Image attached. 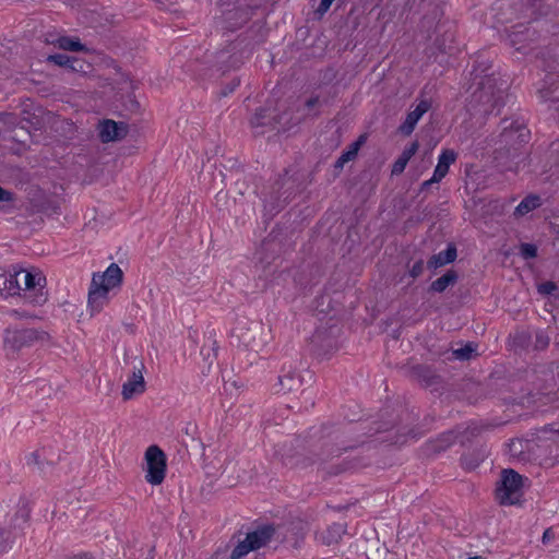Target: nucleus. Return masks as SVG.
I'll return each mask as SVG.
<instances>
[{"label": "nucleus", "instance_id": "15", "mask_svg": "<svg viewBox=\"0 0 559 559\" xmlns=\"http://www.w3.org/2000/svg\"><path fill=\"white\" fill-rule=\"evenodd\" d=\"M253 14V8L248 4H238L225 14L226 29L235 32L246 24Z\"/></svg>", "mask_w": 559, "mask_h": 559}, {"label": "nucleus", "instance_id": "8", "mask_svg": "<svg viewBox=\"0 0 559 559\" xmlns=\"http://www.w3.org/2000/svg\"><path fill=\"white\" fill-rule=\"evenodd\" d=\"M146 475L145 480L153 485H160L166 476L167 459L158 445H150L145 451Z\"/></svg>", "mask_w": 559, "mask_h": 559}, {"label": "nucleus", "instance_id": "28", "mask_svg": "<svg viewBox=\"0 0 559 559\" xmlns=\"http://www.w3.org/2000/svg\"><path fill=\"white\" fill-rule=\"evenodd\" d=\"M459 274L455 270H448L442 276L433 281L429 286V292L443 293L449 286L456 284Z\"/></svg>", "mask_w": 559, "mask_h": 559}, {"label": "nucleus", "instance_id": "46", "mask_svg": "<svg viewBox=\"0 0 559 559\" xmlns=\"http://www.w3.org/2000/svg\"><path fill=\"white\" fill-rule=\"evenodd\" d=\"M557 289V284L551 282V281H548V282H545L543 283L539 288H538V292L542 293V294H547V295H550L552 294L555 290Z\"/></svg>", "mask_w": 559, "mask_h": 559}, {"label": "nucleus", "instance_id": "23", "mask_svg": "<svg viewBox=\"0 0 559 559\" xmlns=\"http://www.w3.org/2000/svg\"><path fill=\"white\" fill-rule=\"evenodd\" d=\"M488 450L486 445H480L478 448L473 449L472 451L464 453L461 456V466L465 471H474L477 468L481 462L487 457Z\"/></svg>", "mask_w": 559, "mask_h": 559}, {"label": "nucleus", "instance_id": "29", "mask_svg": "<svg viewBox=\"0 0 559 559\" xmlns=\"http://www.w3.org/2000/svg\"><path fill=\"white\" fill-rule=\"evenodd\" d=\"M542 205V199L537 194H530L525 197L515 207L514 215L524 216L531 211L538 209Z\"/></svg>", "mask_w": 559, "mask_h": 559}, {"label": "nucleus", "instance_id": "30", "mask_svg": "<svg viewBox=\"0 0 559 559\" xmlns=\"http://www.w3.org/2000/svg\"><path fill=\"white\" fill-rule=\"evenodd\" d=\"M476 349L477 345L473 342H468L463 347L454 349L453 356L455 359H459L461 361L469 360L473 357L477 356Z\"/></svg>", "mask_w": 559, "mask_h": 559}, {"label": "nucleus", "instance_id": "31", "mask_svg": "<svg viewBox=\"0 0 559 559\" xmlns=\"http://www.w3.org/2000/svg\"><path fill=\"white\" fill-rule=\"evenodd\" d=\"M58 46L63 50L69 51H83L86 50L85 46L80 41L79 38H72L68 36H61L58 39Z\"/></svg>", "mask_w": 559, "mask_h": 559}, {"label": "nucleus", "instance_id": "48", "mask_svg": "<svg viewBox=\"0 0 559 559\" xmlns=\"http://www.w3.org/2000/svg\"><path fill=\"white\" fill-rule=\"evenodd\" d=\"M9 537L10 533L7 530L0 527V551L5 549Z\"/></svg>", "mask_w": 559, "mask_h": 559}, {"label": "nucleus", "instance_id": "43", "mask_svg": "<svg viewBox=\"0 0 559 559\" xmlns=\"http://www.w3.org/2000/svg\"><path fill=\"white\" fill-rule=\"evenodd\" d=\"M445 39L453 40V34L445 32L443 38H437L436 45L438 49L443 53H452V47L445 45Z\"/></svg>", "mask_w": 559, "mask_h": 559}, {"label": "nucleus", "instance_id": "16", "mask_svg": "<svg viewBox=\"0 0 559 559\" xmlns=\"http://www.w3.org/2000/svg\"><path fill=\"white\" fill-rule=\"evenodd\" d=\"M144 364L140 362V368H134L131 378L122 385V399L124 401L131 400L134 395L145 392L146 385L142 371Z\"/></svg>", "mask_w": 559, "mask_h": 559}, {"label": "nucleus", "instance_id": "17", "mask_svg": "<svg viewBox=\"0 0 559 559\" xmlns=\"http://www.w3.org/2000/svg\"><path fill=\"white\" fill-rule=\"evenodd\" d=\"M431 108V100L420 99L416 108L409 111L404 122L399 127V131L404 135H409L414 131L419 119Z\"/></svg>", "mask_w": 559, "mask_h": 559}, {"label": "nucleus", "instance_id": "25", "mask_svg": "<svg viewBox=\"0 0 559 559\" xmlns=\"http://www.w3.org/2000/svg\"><path fill=\"white\" fill-rule=\"evenodd\" d=\"M456 153L453 150H443L439 156L438 164L433 170L432 181H441L449 173L450 165L456 159Z\"/></svg>", "mask_w": 559, "mask_h": 559}, {"label": "nucleus", "instance_id": "12", "mask_svg": "<svg viewBox=\"0 0 559 559\" xmlns=\"http://www.w3.org/2000/svg\"><path fill=\"white\" fill-rule=\"evenodd\" d=\"M46 61L48 63H52L55 66L64 68L69 72L86 74L92 69V64L86 62L85 60L76 57H71L66 53L49 55L46 58Z\"/></svg>", "mask_w": 559, "mask_h": 559}, {"label": "nucleus", "instance_id": "35", "mask_svg": "<svg viewBox=\"0 0 559 559\" xmlns=\"http://www.w3.org/2000/svg\"><path fill=\"white\" fill-rule=\"evenodd\" d=\"M368 463L366 462L365 457H355L353 460H346L344 461L340 466L336 467V471L334 474H338L348 469L358 468L361 466H366Z\"/></svg>", "mask_w": 559, "mask_h": 559}, {"label": "nucleus", "instance_id": "50", "mask_svg": "<svg viewBox=\"0 0 559 559\" xmlns=\"http://www.w3.org/2000/svg\"><path fill=\"white\" fill-rule=\"evenodd\" d=\"M91 22L95 24V26L103 25L102 17L97 12H91Z\"/></svg>", "mask_w": 559, "mask_h": 559}, {"label": "nucleus", "instance_id": "39", "mask_svg": "<svg viewBox=\"0 0 559 559\" xmlns=\"http://www.w3.org/2000/svg\"><path fill=\"white\" fill-rule=\"evenodd\" d=\"M520 254L523 259H534L537 257V246L534 243L523 242L520 245Z\"/></svg>", "mask_w": 559, "mask_h": 559}, {"label": "nucleus", "instance_id": "47", "mask_svg": "<svg viewBox=\"0 0 559 559\" xmlns=\"http://www.w3.org/2000/svg\"><path fill=\"white\" fill-rule=\"evenodd\" d=\"M334 0H321L316 12L320 15L326 13Z\"/></svg>", "mask_w": 559, "mask_h": 559}, {"label": "nucleus", "instance_id": "20", "mask_svg": "<svg viewBox=\"0 0 559 559\" xmlns=\"http://www.w3.org/2000/svg\"><path fill=\"white\" fill-rule=\"evenodd\" d=\"M262 334V326L258 323H251L248 328L241 329L239 340L247 348L257 352L263 344Z\"/></svg>", "mask_w": 559, "mask_h": 559}, {"label": "nucleus", "instance_id": "7", "mask_svg": "<svg viewBox=\"0 0 559 559\" xmlns=\"http://www.w3.org/2000/svg\"><path fill=\"white\" fill-rule=\"evenodd\" d=\"M300 121V118L293 119L292 117H288L287 111L277 115L274 110L261 107L257 109L254 115L251 117L250 126L252 129L270 127L271 130L285 131L297 126Z\"/></svg>", "mask_w": 559, "mask_h": 559}, {"label": "nucleus", "instance_id": "3", "mask_svg": "<svg viewBox=\"0 0 559 559\" xmlns=\"http://www.w3.org/2000/svg\"><path fill=\"white\" fill-rule=\"evenodd\" d=\"M489 68H474L473 74L476 87L471 94L466 108L472 117H487L499 115L504 106L506 82L497 78L493 72L487 73Z\"/></svg>", "mask_w": 559, "mask_h": 559}, {"label": "nucleus", "instance_id": "52", "mask_svg": "<svg viewBox=\"0 0 559 559\" xmlns=\"http://www.w3.org/2000/svg\"><path fill=\"white\" fill-rule=\"evenodd\" d=\"M440 181H432V177L429 179V180H426L424 181L421 185H420V191H427L430 189V187L433 185V183H439Z\"/></svg>", "mask_w": 559, "mask_h": 559}, {"label": "nucleus", "instance_id": "6", "mask_svg": "<svg viewBox=\"0 0 559 559\" xmlns=\"http://www.w3.org/2000/svg\"><path fill=\"white\" fill-rule=\"evenodd\" d=\"M19 281L23 280L21 296L25 302L33 306H41L47 301V294L44 292L46 277L39 271L27 272L23 269L17 271Z\"/></svg>", "mask_w": 559, "mask_h": 559}, {"label": "nucleus", "instance_id": "9", "mask_svg": "<svg viewBox=\"0 0 559 559\" xmlns=\"http://www.w3.org/2000/svg\"><path fill=\"white\" fill-rule=\"evenodd\" d=\"M309 176L302 171H295L288 176V170L285 169L284 174L275 182L278 200L282 199L284 202H288L295 195L301 193L309 183L306 180Z\"/></svg>", "mask_w": 559, "mask_h": 559}, {"label": "nucleus", "instance_id": "14", "mask_svg": "<svg viewBox=\"0 0 559 559\" xmlns=\"http://www.w3.org/2000/svg\"><path fill=\"white\" fill-rule=\"evenodd\" d=\"M535 35V29H532L530 25L518 24L513 26V29L507 35L504 40L509 46L515 47L518 51H523Z\"/></svg>", "mask_w": 559, "mask_h": 559}, {"label": "nucleus", "instance_id": "34", "mask_svg": "<svg viewBox=\"0 0 559 559\" xmlns=\"http://www.w3.org/2000/svg\"><path fill=\"white\" fill-rule=\"evenodd\" d=\"M31 514V509L27 504H23L19 510L16 511L14 515V527H19L20 530L24 528V525L28 522Z\"/></svg>", "mask_w": 559, "mask_h": 559}, {"label": "nucleus", "instance_id": "58", "mask_svg": "<svg viewBox=\"0 0 559 559\" xmlns=\"http://www.w3.org/2000/svg\"><path fill=\"white\" fill-rule=\"evenodd\" d=\"M289 408H298L301 409L304 406L301 403H295V404H287Z\"/></svg>", "mask_w": 559, "mask_h": 559}, {"label": "nucleus", "instance_id": "4", "mask_svg": "<svg viewBox=\"0 0 559 559\" xmlns=\"http://www.w3.org/2000/svg\"><path fill=\"white\" fill-rule=\"evenodd\" d=\"M122 281L123 272L117 263H111L103 274H93L88 292V306L93 313L107 305L110 289L120 287Z\"/></svg>", "mask_w": 559, "mask_h": 559}, {"label": "nucleus", "instance_id": "51", "mask_svg": "<svg viewBox=\"0 0 559 559\" xmlns=\"http://www.w3.org/2000/svg\"><path fill=\"white\" fill-rule=\"evenodd\" d=\"M10 314L15 317V318H31L32 316H29L27 312L25 311H20V310H16V309H13L10 311Z\"/></svg>", "mask_w": 559, "mask_h": 559}, {"label": "nucleus", "instance_id": "59", "mask_svg": "<svg viewBox=\"0 0 559 559\" xmlns=\"http://www.w3.org/2000/svg\"><path fill=\"white\" fill-rule=\"evenodd\" d=\"M147 552H148V555H147L146 559H153L154 558V556H153L154 547H150L147 549Z\"/></svg>", "mask_w": 559, "mask_h": 559}, {"label": "nucleus", "instance_id": "22", "mask_svg": "<svg viewBox=\"0 0 559 559\" xmlns=\"http://www.w3.org/2000/svg\"><path fill=\"white\" fill-rule=\"evenodd\" d=\"M21 289L17 271L11 273L0 267V294L5 292L8 296H21Z\"/></svg>", "mask_w": 559, "mask_h": 559}, {"label": "nucleus", "instance_id": "42", "mask_svg": "<svg viewBox=\"0 0 559 559\" xmlns=\"http://www.w3.org/2000/svg\"><path fill=\"white\" fill-rule=\"evenodd\" d=\"M557 429H558L557 423H551V424H547V425L538 428L537 432L542 433L544 436L549 435V437H547V438L556 441L559 439V437L557 436V431H556Z\"/></svg>", "mask_w": 559, "mask_h": 559}, {"label": "nucleus", "instance_id": "13", "mask_svg": "<svg viewBox=\"0 0 559 559\" xmlns=\"http://www.w3.org/2000/svg\"><path fill=\"white\" fill-rule=\"evenodd\" d=\"M128 132L129 126L123 121L105 119L99 123L98 135L103 143L120 141L127 136Z\"/></svg>", "mask_w": 559, "mask_h": 559}, {"label": "nucleus", "instance_id": "49", "mask_svg": "<svg viewBox=\"0 0 559 559\" xmlns=\"http://www.w3.org/2000/svg\"><path fill=\"white\" fill-rule=\"evenodd\" d=\"M555 538V532L552 531L551 527H548L544 531L543 533V537H542V543L544 545H547L549 544L552 539Z\"/></svg>", "mask_w": 559, "mask_h": 559}, {"label": "nucleus", "instance_id": "54", "mask_svg": "<svg viewBox=\"0 0 559 559\" xmlns=\"http://www.w3.org/2000/svg\"><path fill=\"white\" fill-rule=\"evenodd\" d=\"M226 557V549L218 548L210 559H224Z\"/></svg>", "mask_w": 559, "mask_h": 559}, {"label": "nucleus", "instance_id": "27", "mask_svg": "<svg viewBox=\"0 0 559 559\" xmlns=\"http://www.w3.org/2000/svg\"><path fill=\"white\" fill-rule=\"evenodd\" d=\"M417 150L418 142H413L408 147H405L402 154L392 165L391 174L393 176L401 175L404 171L409 159L416 154Z\"/></svg>", "mask_w": 559, "mask_h": 559}, {"label": "nucleus", "instance_id": "40", "mask_svg": "<svg viewBox=\"0 0 559 559\" xmlns=\"http://www.w3.org/2000/svg\"><path fill=\"white\" fill-rule=\"evenodd\" d=\"M240 85V79L239 78H233L230 82L226 83L222 86V88L218 92V97H226L229 94H231L238 86Z\"/></svg>", "mask_w": 559, "mask_h": 559}, {"label": "nucleus", "instance_id": "61", "mask_svg": "<svg viewBox=\"0 0 559 559\" xmlns=\"http://www.w3.org/2000/svg\"><path fill=\"white\" fill-rule=\"evenodd\" d=\"M467 559H479V557H471V558H467Z\"/></svg>", "mask_w": 559, "mask_h": 559}, {"label": "nucleus", "instance_id": "56", "mask_svg": "<svg viewBox=\"0 0 559 559\" xmlns=\"http://www.w3.org/2000/svg\"><path fill=\"white\" fill-rule=\"evenodd\" d=\"M38 457H39L38 453L37 452H33L28 456L27 464H31V463L38 464Z\"/></svg>", "mask_w": 559, "mask_h": 559}, {"label": "nucleus", "instance_id": "41", "mask_svg": "<svg viewBox=\"0 0 559 559\" xmlns=\"http://www.w3.org/2000/svg\"><path fill=\"white\" fill-rule=\"evenodd\" d=\"M549 343H550V338L549 336L543 332V331H538L535 335V343H534V348L536 350H544L546 349L548 346H549Z\"/></svg>", "mask_w": 559, "mask_h": 559}, {"label": "nucleus", "instance_id": "21", "mask_svg": "<svg viewBox=\"0 0 559 559\" xmlns=\"http://www.w3.org/2000/svg\"><path fill=\"white\" fill-rule=\"evenodd\" d=\"M457 257V249L455 243L449 242L447 246V249L437 253L432 254L429 260L427 261V267L429 270H437L441 266H444L447 264H450L455 261Z\"/></svg>", "mask_w": 559, "mask_h": 559}, {"label": "nucleus", "instance_id": "53", "mask_svg": "<svg viewBox=\"0 0 559 559\" xmlns=\"http://www.w3.org/2000/svg\"><path fill=\"white\" fill-rule=\"evenodd\" d=\"M379 440L381 442H389L391 444L397 443L400 441L397 436H391V435H389V436H386L384 438H379Z\"/></svg>", "mask_w": 559, "mask_h": 559}, {"label": "nucleus", "instance_id": "1", "mask_svg": "<svg viewBox=\"0 0 559 559\" xmlns=\"http://www.w3.org/2000/svg\"><path fill=\"white\" fill-rule=\"evenodd\" d=\"M396 425V418L377 421L362 435H358V429L350 425H322L320 428H311L305 437L294 439L296 452L292 457H296V464L301 467L322 464L365 444L369 437L390 433Z\"/></svg>", "mask_w": 559, "mask_h": 559}, {"label": "nucleus", "instance_id": "60", "mask_svg": "<svg viewBox=\"0 0 559 559\" xmlns=\"http://www.w3.org/2000/svg\"><path fill=\"white\" fill-rule=\"evenodd\" d=\"M254 26H258L259 31H261V29H262V26H261V25H258L257 23H254V24L251 26V28H250V29H252Z\"/></svg>", "mask_w": 559, "mask_h": 559}, {"label": "nucleus", "instance_id": "38", "mask_svg": "<svg viewBox=\"0 0 559 559\" xmlns=\"http://www.w3.org/2000/svg\"><path fill=\"white\" fill-rule=\"evenodd\" d=\"M320 106V98L318 95L316 96H311L309 99H307L305 102V110H307L306 114H304V118H308V117H311V118H317L319 117L320 115V111H314L312 112V110L317 107Z\"/></svg>", "mask_w": 559, "mask_h": 559}, {"label": "nucleus", "instance_id": "55", "mask_svg": "<svg viewBox=\"0 0 559 559\" xmlns=\"http://www.w3.org/2000/svg\"><path fill=\"white\" fill-rule=\"evenodd\" d=\"M366 139H367V135L366 134H361L358 136V139L353 142L350 145H356L357 146V152L359 151L360 146L366 142Z\"/></svg>", "mask_w": 559, "mask_h": 559}, {"label": "nucleus", "instance_id": "11", "mask_svg": "<svg viewBox=\"0 0 559 559\" xmlns=\"http://www.w3.org/2000/svg\"><path fill=\"white\" fill-rule=\"evenodd\" d=\"M278 386L280 389L277 390V393H299L300 396L308 395L307 390L304 388L302 378L292 369H282L281 374L278 376Z\"/></svg>", "mask_w": 559, "mask_h": 559}, {"label": "nucleus", "instance_id": "26", "mask_svg": "<svg viewBox=\"0 0 559 559\" xmlns=\"http://www.w3.org/2000/svg\"><path fill=\"white\" fill-rule=\"evenodd\" d=\"M412 377L428 388L440 382V377L436 374L430 366L416 365L412 367Z\"/></svg>", "mask_w": 559, "mask_h": 559}, {"label": "nucleus", "instance_id": "45", "mask_svg": "<svg viewBox=\"0 0 559 559\" xmlns=\"http://www.w3.org/2000/svg\"><path fill=\"white\" fill-rule=\"evenodd\" d=\"M13 200H14V193L9 190H5L4 188H2L0 186V206L2 209H4L5 207L4 203L13 202Z\"/></svg>", "mask_w": 559, "mask_h": 559}, {"label": "nucleus", "instance_id": "57", "mask_svg": "<svg viewBox=\"0 0 559 559\" xmlns=\"http://www.w3.org/2000/svg\"><path fill=\"white\" fill-rule=\"evenodd\" d=\"M130 109L136 111L140 109V103L136 99H130Z\"/></svg>", "mask_w": 559, "mask_h": 559}, {"label": "nucleus", "instance_id": "37", "mask_svg": "<svg viewBox=\"0 0 559 559\" xmlns=\"http://www.w3.org/2000/svg\"><path fill=\"white\" fill-rule=\"evenodd\" d=\"M250 551H253V549L251 548L247 538H245L243 540L239 542L238 545L233 549L230 559H241Z\"/></svg>", "mask_w": 559, "mask_h": 559}, {"label": "nucleus", "instance_id": "2", "mask_svg": "<svg viewBox=\"0 0 559 559\" xmlns=\"http://www.w3.org/2000/svg\"><path fill=\"white\" fill-rule=\"evenodd\" d=\"M501 131L495 140L493 159L501 171L516 173L528 156L531 131L524 120L503 118Z\"/></svg>", "mask_w": 559, "mask_h": 559}, {"label": "nucleus", "instance_id": "5", "mask_svg": "<svg viewBox=\"0 0 559 559\" xmlns=\"http://www.w3.org/2000/svg\"><path fill=\"white\" fill-rule=\"evenodd\" d=\"M523 477L512 468L501 472V478L497 483L496 499L502 506H515L521 502L523 496Z\"/></svg>", "mask_w": 559, "mask_h": 559}, {"label": "nucleus", "instance_id": "62", "mask_svg": "<svg viewBox=\"0 0 559 559\" xmlns=\"http://www.w3.org/2000/svg\"><path fill=\"white\" fill-rule=\"evenodd\" d=\"M556 109H557V110H559V106H558V107H556Z\"/></svg>", "mask_w": 559, "mask_h": 559}, {"label": "nucleus", "instance_id": "10", "mask_svg": "<svg viewBox=\"0 0 559 559\" xmlns=\"http://www.w3.org/2000/svg\"><path fill=\"white\" fill-rule=\"evenodd\" d=\"M44 334V332H39L36 329H7L4 332V346L13 352H19L24 347L32 346L35 342L43 338Z\"/></svg>", "mask_w": 559, "mask_h": 559}, {"label": "nucleus", "instance_id": "44", "mask_svg": "<svg viewBox=\"0 0 559 559\" xmlns=\"http://www.w3.org/2000/svg\"><path fill=\"white\" fill-rule=\"evenodd\" d=\"M424 272V260L419 259L416 261L408 270L409 275L413 278H417L420 276Z\"/></svg>", "mask_w": 559, "mask_h": 559}, {"label": "nucleus", "instance_id": "33", "mask_svg": "<svg viewBox=\"0 0 559 559\" xmlns=\"http://www.w3.org/2000/svg\"><path fill=\"white\" fill-rule=\"evenodd\" d=\"M358 152L356 145H349L346 151H344L341 156L335 160L334 168L342 169L344 165L356 158Z\"/></svg>", "mask_w": 559, "mask_h": 559}, {"label": "nucleus", "instance_id": "36", "mask_svg": "<svg viewBox=\"0 0 559 559\" xmlns=\"http://www.w3.org/2000/svg\"><path fill=\"white\" fill-rule=\"evenodd\" d=\"M531 343V334L526 331H518L512 335V344L516 348H526Z\"/></svg>", "mask_w": 559, "mask_h": 559}, {"label": "nucleus", "instance_id": "24", "mask_svg": "<svg viewBox=\"0 0 559 559\" xmlns=\"http://www.w3.org/2000/svg\"><path fill=\"white\" fill-rule=\"evenodd\" d=\"M459 432L455 429L442 432L438 438L427 443V450L438 454L449 449L456 440Z\"/></svg>", "mask_w": 559, "mask_h": 559}, {"label": "nucleus", "instance_id": "19", "mask_svg": "<svg viewBox=\"0 0 559 559\" xmlns=\"http://www.w3.org/2000/svg\"><path fill=\"white\" fill-rule=\"evenodd\" d=\"M538 94L544 102L559 103V74H547L538 88Z\"/></svg>", "mask_w": 559, "mask_h": 559}, {"label": "nucleus", "instance_id": "18", "mask_svg": "<svg viewBox=\"0 0 559 559\" xmlns=\"http://www.w3.org/2000/svg\"><path fill=\"white\" fill-rule=\"evenodd\" d=\"M276 532L274 524H264L258 526L254 531L249 532L246 536L251 548L258 550L261 547L266 546Z\"/></svg>", "mask_w": 559, "mask_h": 559}, {"label": "nucleus", "instance_id": "32", "mask_svg": "<svg viewBox=\"0 0 559 559\" xmlns=\"http://www.w3.org/2000/svg\"><path fill=\"white\" fill-rule=\"evenodd\" d=\"M344 533L345 528L343 527V525L334 523L326 530V536H323V543L326 545L337 543Z\"/></svg>", "mask_w": 559, "mask_h": 559}]
</instances>
